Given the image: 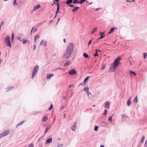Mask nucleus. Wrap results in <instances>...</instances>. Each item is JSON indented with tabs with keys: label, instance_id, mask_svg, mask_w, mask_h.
<instances>
[{
	"label": "nucleus",
	"instance_id": "f257e3e1",
	"mask_svg": "<svg viewBox=\"0 0 147 147\" xmlns=\"http://www.w3.org/2000/svg\"><path fill=\"white\" fill-rule=\"evenodd\" d=\"M74 47L73 44L70 43L68 45L67 49L65 52L63 57L64 58L68 59L71 56L73 50L74 49Z\"/></svg>",
	"mask_w": 147,
	"mask_h": 147
},
{
	"label": "nucleus",
	"instance_id": "f03ea898",
	"mask_svg": "<svg viewBox=\"0 0 147 147\" xmlns=\"http://www.w3.org/2000/svg\"><path fill=\"white\" fill-rule=\"evenodd\" d=\"M120 60L121 58L120 57H118L115 60L113 64H112V65L110 67L109 71H110L113 72L115 71L117 67L119 65V61Z\"/></svg>",
	"mask_w": 147,
	"mask_h": 147
},
{
	"label": "nucleus",
	"instance_id": "7ed1b4c3",
	"mask_svg": "<svg viewBox=\"0 0 147 147\" xmlns=\"http://www.w3.org/2000/svg\"><path fill=\"white\" fill-rule=\"evenodd\" d=\"M4 40L6 45L9 46L10 48L11 47V45L10 41V37L9 36H7L5 38Z\"/></svg>",
	"mask_w": 147,
	"mask_h": 147
},
{
	"label": "nucleus",
	"instance_id": "20e7f679",
	"mask_svg": "<svg viewBox=\"0 0 147 147\" xmlns=\"http://www.w3.org/2000/svg\"><path fill=\"white\" fill-rule=\"evenodd\" d=\"M39 67L38 65H36L34 68L32 74V78H33L35 76L36 73L38 70Z\"/></svg>",
	"mask_w": 147,
	"mask_h": 147
},
{
	"label": "nucleus",
	"instance_id": "39448f33",
	"mask_svg": "<svg viewBox=\"0 0 147 147\" xmlns=\"http://www.w3.org/2000/svg\"><path fill=\"white\" fill-rule=\"evenodd\" d=\"M69 74L72 75L76 74L77 73V72L75 69H71L69 71Z\"/></svg>",
	"mask_w": 147,
	"mask_h": 147
},
{
	"label": "nucleus",
	"instance_id": "423d86ee",
	"mask_svg": "<svg viewBox=\"0 0 147 147\" xmlns=\"http://www.w3.org/2000/svg\"><path fill=\"white\" fill-rule=\"evenodd\" d=\"M9 134V130H6L4 132H3L1 134V135L2 136H6L8 135Z\"/></svg>",
	"mask_w": 147,
	"mask_h": 147
},
{
	"label": "nucleus",
	"instance_id": "0eeeda50",
	"mask_svg": "<svg viewBox=\"0 0 147 147\" xmlns=\"http://www.w3.org/2000/svg\"><path fill=\"white\" fill-rule=\"evenodd\" d=\"M77 123V121H76L74 123V125L71 127V129L73 131H75L76 130Z\"/></svg>",
	"mask_w": 147,
	"mask_h": 147
},
{
	"label": "nucleus",
	"instance_id": "6e6552de",
	"mask_svg": "<svg viewBox=\"0 0 147 147\" xmlns=\"http://www.w3.org/2000/svg\"><path fill=\"white\" fill-rule=\"evenodd\" d=\"M108 124L107 122L105 121H102L100 123L101 125L103 127H105L106 125Z\"/></svg>",
	"mask_w": 147,
	"mask_h": 147
},
{
	"label": "nucleus",
	"instance_id": "1a4fd4ad",
	"mask_svg": "<svg viewBox=\"0 0 147 147\" xmlns=\"http://www.w3.org/2000/svg\"><path fill=\"white\" fill-rule=\"evenodd\" d=\"M40 8V5L38 4L37 5H36L35 6L33 9V11H35L37 10V9H38Z\"/></svg>",
	"mask_w": 147,
	"mask_h": 147
},
{
	"label": "nucleus",
	"instance_id": "9d476101",
	"mask_svg": "<svg viewBox=\"0 0 147 147\" xmlns=\"http://www.w3.org/2000/svg\"><path fill=\"white\" fill-rule=\"evenodd\" d=\"M109 103L108 102H105V107L106 108H109Z\"/></svg>",
	"mask_w": 147,
	"mask_h": 147
},
{
	"label": "nucleus",
	"instance_id": "9b49d317",
	"mask_svg": "<svg viewBox=\"0 0 147 147\" xmlns=\"http://www.w3.org/2000/svg\"><path fill=\"white\" fill-rule=\"evenodd\" d=\"M53 76L54 74H48L47 75V79L48 80H49L51 79V78L53 77Z\"/></svg>",
	"mask_w": 147,
	"mask_h": 147
},
{
	"label": "nucleus",
	"instance_id": "f8f14e48",
	"mask_svg": "<svg viewBox=\"0 0 147 147\" xmlns=\"http://www.w3.org/2000/svg\"><path fill=\"white\" fill-rule=\"evenodd\" d=\"M97 28L96 27L94 28L91 31V34H93L94 33V32H95L97 30Z\"/></svg>",
	"mask_w": 147,
	"mask_h": 147
},
{
	"label": "nucleus",
	"instance_id": "ddd939ff",
	"mask_svg": "<svg viewBox=\"0 0 147 147\" xmlns=\"http://www.w3.org/2000/svg\"><path fill=\"white\" fill-rule=\"evenodd\" d=\"M87 93L88 96L90 98H92L94 96L92 95L91 92H87Z\"/></svg>",
	"mask_w": 147,
	"mask_h": 147
},
{
	"label": "nucleus",
	"instance_id": "4468645a",
	"mask_svg": "<svg viewBox=\"0 0 147 147\" xmlns=\"http://www.w3.org/2000/svg\"><path fill=\"white\" fill-rule=\"evenodd\" d=\"M52 138H49L47 139V143H50L52 142Z\"/></svg>",
	"mask_w": 147,
	"mask_h": 147
},
{
	"label": "nucleus",
	"instance_id": "2eb2a0df",
	"mask_svg": "<svg viewBox=\"0 0 147 147\" xmlns=\"http://www.w3.org/2000/svg\"><path fill=\"white\" fill-rule=\"evenodd\" d=\"M100 37L98 38V39H100L102 38L105 36V34L104 33L100 32Z\"/></svg>",
	"mask_w": 147,
	"mask_h": 147
},
{
	"label": "nucleus",
	"instance_id": "dca6fc26",
	"mask_svg": "<svg viewBox=\"0 0 147 147\" xmlns=\"http://www.w3.org/2000/svg\"><path fill=\"white\" fill-rule=\"evenodd\" d=\"M57 10L56 12V15L57 13H59V9L60 4L58 3H57Z\"/></svg>",
	"mask_w": 147,
	"mask_h": 147
},
{
	"label": "nucleus",
	"instance_id": "f3484780",
	"mask_svg": "<svg viewBox=\"0 0 147 147\" xmlns=\"http://www.w3.org/2000/svg\"><path fill=\"white\" fill-rule=\"evenodd\" d=\"M115 29H117V28H111L108 33L109 34H110L113 32L114 31V30H115Z\"/></svg>",
	"mask_w": 147,
	"mask_h": 147
},
{
	"label": "nucleus",
	"instance_id": "a211bd4d",
	"mask_svg": "<svg viewBox=\"0 0 147 147\" xmlns=\"http://www.w3.org/2000/svg\"><path fill=\"white\" fill-rule=\"evenodd\" d=\"M131 98H129V99L127 101V105L128 106H130V105H131V100H130V99H131Z\"/></svg>",
	"mask_w": 147,
	"mask_h": 147
},
{
	"label": "nucleus",
	"instance_id": "6ab92c4d",
	"mask_svg": "<svg viewBox=\"0 0 147 147\" xmlns=\"http://www.w3.org/2000/svg\"><path fill=\"white\" fill-rule=\"evenodd\" d=\"M39 37L40 36L38 35H36L34 36V39L35 42H36L37 39L39 38Z\"/></svg>",
	"mask_w": 147,
	"mask_h": 147
},
{
	"label": "nucleus",
	"instance_id": "aec40b11",
	"mask_svg": "<svg viewBox=\"0 0 147 147\" xmlns=\"http://www.w3.org/2000/svg\"><path fill=\"white\" fill-rule=\"evenodd\" d=\"M133 102L134 103H137L138 102V99L137 98V96L136 98H135L133 100Z\"/></svg>",
	"mask_w": 147,
	"mask_h": 147
},
{
	"label": "nucleus",
	"instance_id": "412c9836",
	"mask_svg": "<svg viewBox=\"0 0 147 147\" xmlns=\"http://www.w3.org/2000/svg\"><path fill=\"white\" fill-rule=\"evenodd\" d=\"M80 7H75L74 8L72 9V11L73 12H74L76 11Z\"/></svg>",
	"mask_w": 147,
	"mask_h": 147
},
{
	"label": "nucleus",
	"instance_id": "4be33fe9",
	"mask_svg": "<svg viewBox=\"0 0 147 147\" xmlns=\"http://www.w3.org/2000/svg\"><path fill=\"white\" fill-rule=\"evenodd\" d=\"M70 63L69 61H67L64 65V66H66L69 65L70 64Z\"/></svg>",
	"mask_w": 147,
	"mask_h": 147
},
{
	"label": "nucleus",
	"instance_id": "5701e85b",
	"mask_svg": "<svg viewBox=\"0 0 147 147\" xmlns=\"http://www.w3.org/2000/svg\"><path fill=\"white\" fill-rule=\"evenodd\" d=\"M89 76H87L84 80V82L85 83H87L88 80Z\"/></svg>",
	"mask_w": 147,
	"mask_h": 147
},
{
	"label": "nucleus",
	"instance_id": "b1692460",
	"mask_svg": "<svg viewBox=\"0 0 147 147\" xmlns=\"http://www.w3.org/2000/svg\"><path fill=\"white\" fill-rule=\"evenodd\" d=\"M89 90V88L88 87H85L84 89V90L86 91V92H88Z\"/></svg>",
	"mask_w": 147,
	"mask_h": 147
},
{
	"label": "nucleus",
	"instance_id": "393cba45",
	"mask_svg": "<svg viewBox=\"0 0 147 147\" xmlns=\"http://www.w3.org/2000/svg\"><path fill=\"white\" fill-rule=\"evenodd\" d=\"M73 0H68L66 2V4H69L71 3L72 2Z\"/></svg>",
	"mask_w": 147,
	"mask_h": 147
},
{
	"label": "nucleus",
	"instance_id": "a878e982",
	"mask_svg": "<svg viewBox=\"0 0 147 147\" xmlns=\"http://www.w3.org/2000/svg\"><path fill=\"white\" fill-rule=\"evenodd\" d=\"M51 125H49L47 126V132L50 129H51Z\"/></svg>",
	"mask_w": 147,
	"mask_h": 147
},
{
	"label": "nucleus",
	"instance_id": "bb28decb",
	"mask_svg": "<svg viewBox=\"0 0 147 147\" xmlns=\"http://www.w3.org/2000/svg\"><path fill=\"white\" fill-rule=\"evenodd\" d=\"M98 127L97 126L95 125L94 126V130L95 131H96L98 130Z\"/></svg>",
	"mask_w": 147,
	"mask_h": 147
},
{
	"label": "nucleus",
	"instance_id": "cd10ccee",
	"mask_svg": "<svg viewBox=\"0 0 147 147\" xmlns=\"http://www.w3.org/2000/svg\"><path fill=\"white\" fill-rule=\"evenodd\" d=\"M83 56L85 58H87L88 57V55L85 53H83Z\"/></svg>",
	"mask_w": 147,
	"mask_h": 147
},
{
	"label": "nucleus",
	"instance_id": "c85d7f7f",
	"mask_svg": "<svg viewBox=\"0 0 147 147\" xmlns=\"http://www.w3.org/2000/svg\"><path fill=\"white\" fill-rule=\"evenodd\" d=\"M86 0H80V1H79V3L80 4H82L85 2Z\"/></svg>",
	"mask_w": 147,
	"mask_h": 147
},
{
	"label": "nucleus",
	"instance_id": "c756f323",
	"mask_svg": "<svg viewBox=\"0 0 147 147\" xmlns=\"http://www.w3.org/2000/svg\"><path fill=\"white\" fill-rule=\"evenodd\" d=\"M132 74H133L134 76H136V73H135L134 72V71H130V75H131Z\"/></svg>",
	"mask_w": 147,
	"mask_h": 147
},
{
	"label": "nucleus",
	"instance_id": "7c9ffc66",
	"mask_svg": "<svg viewBox=\"0 0 147 147\" xmlns=\"http://www.w3.org/2000/svg\"><path fill=\"white\" fill-rule=\"evenodd\" d=\"M14 33H13L12 34V35L11 36V41L12 42H13L14 40Z\"/></svg>",
	"mask_w": 147,
	"mask_h": 147
},
{
	"label": "nucleus",
	"instance_id": "2f4dec72",
	"mask_svg": "<svg viewBox=\"0 0 147 147\" xmlns=\"http://www.w3.org/2000/svg\"><path fill=\"white\" fill-rule=\"evenodd\" d=\"M78 0H74L73 1V3L74 4L79 3V1H78Z\"/></svg>",
	"mask_w": 147,
	"mask_h": 147
},
{
	"label": "nucleus",
	"instance_id": "473e14b6",
	"mask_svg": "<svg viewBox=\"0 0 147 147\" xmlns=\"http://www.w3.org/2000/svg\"><path fill=\"white\" fill-rule=\"evenodd\" d=\"M147 55L146 53H143V58L144 59H145L147 57Z\"/></svg>",
	"mask_w": 147,
	"mask_h": 147
},
{
	"label": "nucleus",
	"instance_id": "72a5a7b5",
	"mask_svg": "<svg viewBox=\"0 0 147 147\" xmlns=\"http://www.w3.org/2000/svg\"><path fill=\"white\" fill-rule=\"evenodd\" d=\"M122 117L123 119H125L127 117V116L123 114L122 116Z\"/></svg>",
	"mask_w": 147,
	"mask_h": 147
},
{
	"label": "nucleus",
	"instance_id": "f704fd0d",
	"mask_svg": "<svg viewBox=\"0 0 147 147\" xmlns=\"http://www.w3.org/2000/svg\"><path fill=\"white\" fill-rule=\"evenodd\" d=\"M34 144L32 143L29 145L28 147H34Z\"/></svg>",
	"mask_w": 147,
	"mask_h": 147
},
{
	"label": "nucleus",
	"instance_id": "c9c22d12",
	"mask_svg": "<svg viewBox=\"0 0 147 147\" xmlns=\"http://www.w3.org/2000/svg\"><path fill=\"white\" fill-rule=\"evenodd\" d=\"M145 138V137L144 136H143L141 138V140L140 141L141 143H142L144 141V139Z\"/></svg>",
	"mask_w": 147,
	"mask_h": 147
},
{
	"label": "nucleus",
	"instance_id": "e433bc0d",
	"mask_svg": "<svg viewBox=\"0 0 147 147\" xmlns=\"http://www.w3.org/2000/svg\"><path fill=\"white\" fill-rule=\"evenodd\" d=\"M53 105L52 104H51V105L49 109L48 110L49 111L51 110L53 108Z\"/></svg>",
	"mask_w": 147,
	"mask_h": 147
},
{
	"label": "nucleus",
	"instance_id": "4c0bfd02",
	"mask_svg": "<svg viewBox=\"0 0 147 147\" xmlns=\"http://www.w3.org/2000/svg\"><path fill=\"white\" fill-rule=\"evenodd\" d=\"M28 42V40H24L23 42V44H25V43H27Z\"/></svg>",
	"mask_w": 147,
	"mask_h": 147
},
{
	"label": "nucleus",
	"instance_id": "58836bf2",
	"mask_svg": "<svg viewBox=\"0 0 147 147\" xmlns=\"http://www.w3.org/2000/svg\"><path fill=\"white\" fill-rule=\"evenodd\" d=\"M96 52L95 53L94 55V56H98V54L97 53L98 50H96Z\"/></svg>",
	"mask_w": 147,
	"mask_h": 147
},
{
	"label": "nucleus",
	"instance_id": "ea45409f",
	"mask_svg": "<svg viewBox=\"0 0 147 147\" xmlns=\"http://www.w3.org/2000/svg\"><path fill=\"white\" fill-rule=\"evenodd\" d=\"M114 115L113 114L112 116H111L110 117H109V118H108V119L110 121H112V117Z\"/></svg>",
	"mask_w": 147,
	"mask_h": 147
},
{
	"label": "nucleus",
	"instance_id": "a19ab883",
	"mask_svg": "<svg viewBox=\"0 0 147 147\" xmlns=\"http://www.w3.org/2000/svg\"><path fill=\"white\" fill-rule=\"evenodd\" d=\"M43 138H44V137H43V136H41V137L39 138V139H38V142L39 141H40V140H43Z\"/></svg>",
	"mask_w": 147,
	"mask_h": 147
},
{
	"label": "nucleus",
	"instance_id": "79ce46f5",
	"mask_svg": "<svg viewBox=\"0 0 147 147\" xmlns=\"http://www.w3.org/2000/svg\"><path fill=\"white\" fill-rule=\"evenodd\" d=\"M107 113V110L106 109H105L104 111V113H103L104 115H106Z\"/></svg>",
	"mask_w": 147,
	"mask_h": 147
},
{
	"label": "nucleus",
	"instance_id": "37998d69",
	"mask_svg": "<svg viewBox=\"0 0 147 147\" xmlns=\"http://www.w3.org/2000/svg\"><path fill=\"white\" fill-rule=\"evenodd\" d=\"M16 0H14V1H13V5H18V3H16Z\"/></svg>",
	"mask_w": 147,
	"mask_h": 147
},
{
	"label": "nucleus",
	"instance_id": "c03bdc74",
	"mask_svg": "<svg viewBox=\"0 0 147 147\" xmlns=\"http://www.w3.org/2000/svg\"><path fill=\"white\" fill-rule=\"evenodd\" d=\"M42 121H46V116H44L43 117Z\"/></svg>",
	"mask_w": 147,
	"mask_h": 147
},
{
	"label": "nucleus",
	"instance_id": "a18cd8bd",
	"mask_svg": "<svg viewBox=\"0 0 147 147\" xmlns=\"http://www.w3.org/2000/svg\"><path fill=\"white\" fill-rule=\"evenodd\" d=\"M44 40H42L41 41V42L40 43V45H43V44H44Z\"/></svg>",
	"mask_w": 147,
	"mask_h": 147
},
{
	"label": "nucleus",
	"instance_id": "49530a36",
	"mask_svg": "<svg viewBox=\"0 0 147 147\" xmlns=\"http://www.w3.org/2000/svg\"><path fill=\"white\" fill-rule=\"evenodd\" d=\"M63 146V144H59L58 145L57 147H62Z\"/></svg>",
	"mask_w": 147,
	"mask_h": 147
},
{
	"label": "nucleus",
	"instance_id": "de8ad7c7",
	"mask_svg": "<svg viewBox=\"0 0 147 147\" xmlns=\"http://www.w3.org/2000/svg\"><path fill=\"white\" fill-rule=\"evenodd\" d=\"M92 40H90L89 42V43H88V46H89L92 43Z\"/></svg>",
	"mask_w": 147,
	"mask_h": 147
},
{
	"label": "nucleus",
	"instance_id": "09e8293b",
	"mask_svg": "<svg viewBox=\"0 0 147 147\" xmlns=\"http://www.w3.org/2000/svg\"><path fill=\"white\" fill-rule=\"evenodd\" d=\"M25 122V121H22L20 123V125H22L24 122Z\"/></svg>",
	"mask_w": 147,
	"mask_h": 147
},
{
	"label": "nucleus",
	"instance_id": "8fccbe9b",
	"mask_svg": "<svg viewBox=\"0 0 147 147\" xmlns=\"http://www.w3.org/2000/svg\"><path fill=\"white\" fill-rule=\"evenodd\" d=\"M69 7H74V6L73 5H68Z\"/></svg>",
	"mask_w": 147,
	"mask_h": 147
},
{
	"label": "nucleus",
	"instance_id": "3c124183",
	"mask_svg": "<svg viewBox=\"0 0 147 147\" xmlns=\"http://www.w3.org/2000/svg\"><path fill=\"white\" fill-rule=\"evenodd\" d=\"M74 84L71 85H70L69 86V88H71V87H74Z\"/></svg>",
	"mask_w": 147,
	"mask_h": 147
},
{
	"label": "nucleus",
	"instance_id": "603ef678",
	"mask_svg": "<svg viewBox=\"0 0 147 147\" xmlns=\"http://www.w3.org/2000/svg\"><path fill=\"white\" fill-rule=\"evenodd\" d=\"M3 22H2L1 23V24H0V26H2V25L3 24Z\"/></svg>",
	"mask_w": 147,
	"mask_h": 147
},
{
	"label": "nucleus",
	"instance_id": "864d4df0",
	"mask_svg": "<svg viewBox=\"0 0 147 147\" xmlns=\"http://www.w3.org/2000/svg\"><path fill=\"white\" fill-rule=\"evenodd\" d=\"M20 125V123H18L17 125H16V127L17 128Z\"/></svg>",
	"mask_w": 147,
	"mask_h": 147
},
{
	"label": "nucleus",
	"instance_id": "5fc2aeb1",
	"mask_svg": "<svg viewBox=\"0 0 147 147\" xmlns=\"http://www.w3.org/2000/svg\"><path fill=\"white\" fill-rule=\"evenodd\" d=\"M66 96H63V99L64 100L65 99H66Z\"/></svg>",
	"mask_w": 147,
	"mask_h": 147
},
{
	"label": "nucleus",
	"instance_id": "6e6d98bb",
	"mask_svg": "<svg viewBox=\"0 0 147 147\" xmlns=\"http://www.w3.org/2000/svg\"><path fill=\"white\" fill-rule=\"evenodd\" d=\"M36 49V45H34V50H35Z\"/></svg>",
	"mask_w": 147,
	"mask_h": 147
},
{
	"label": "nucleus",
	"instance_id": "4d7b16f0",
	"mask_svg": "<svg viewBox=\"0 0 147 147\" xmlns=\"http://www.w3.org/2000/svg\"><path fill=\"white\" fill-rule=\"evenodd\" d=\"M33 27L32 28V29L31 30V34H32V32L33 31Z\"/></svg>",
	"mask_w": 147,
	"mask_h": 147
},
{
	"label": "nucleus",
	"instance_id": "13d9d810",
	"mask_svg": "<svg viewBox=\"0 0 147 147\" xmlns=\"http://www.w3.org/2000/svg\"><path fill=\"white\" fill-rule=\"evenodd\" d=\"M63 41L65 43V42H66V39H65L64 38L63 39Z\"/></svg>",
	"mask_w": 147,
	"mask_h": 147
},
{
	"label": "nucleus",
	"instance_id": "bf43d9fd",
	"mask_svg": "<svg viewBox=\"0 0 147 147\" xmlns=\"http://www.w3.org/2000/svg\"><path fill=\"white\" fill-rule=\"evenodd\" d=\"M100 147H104V146L103 145H100Z\"/></svg>",
	"mask_w": 147,
	"mask_h": 147
},
{
	"label": "nucleus",
	"instance_id": "052dcab7",
	"mask_svg": "<svg viewBox=\"0 0 147 147\" xmlns=\"http://www.w3.org/2000/svg\"><path fill=\"white\" fill-rule=\"evenodd\" d=\"M105 68V67H104V66H102V69H104Z\"/></svg>",
	"mask_w": 147,
	"mask_h": 147
},
{
	"label": "nucleus",
	"instance_id": "680f3d73",
	"mask_svg": "<svg viewBox=\"0 0 147 147\" xmlns=\"http://www.w3.org/2000/svg\"><path fill=\"white\" fill-rule=\"evenodd\" d=\"M36 31H37V29H36V28L35 29V30H34V32H35Z\"/></svg>",
	"mask_w": 147,
	"mask_h": 147
},
{
	"label": "nucleus",
	"instance_id": "e2e57ef3",
	"mask_svg": "<svg viewBox=\"0 0 147 147\" xmlns=\"http://www.w3.org/2000/svg\"><path fill=\"white\" fill-rule=\"evenodd\" d=\"M146 142H147V141H146V142H145V146H147V144H146Z\"/></svg>",
	"mask_w": 147,
	"mask_h": 147
},
{
	"label": "nucleus",
	"instance_id": "0e129e2a",
	"mask_svg": "<svg viewBox=\"0 0 147 147\" xmlns=\"http://www.w3.org/2000/svg\"><path fill=\"white\" fill-rule=\"evenodd\" d=\"M146 142H147V141H146V142H145V146H147V144H146Z\"/></svg>",
	"mask_w": 147,
	"mask_h": 147
},
{
	"label": "nucleus",
	"instance_id": "69168bd1",
	"mask_svg": "<svg viewBox=\"0 0 147 147\" xmlns=\"http://www.w3.org/2000/svg\"><path fill=\"white\" fill-rule=\"evenodd\" d=\"M99 9H99V8H97V9H96V11L97 10H99Z\"/></svg>",
	"mask_w": 147,
	"mask_h": 147
},
{
	"label": "nucleus",
	"instance_id": "338daca9",
	"mask_svg": "<svg viewBox=\"0 0 147 147\" xmlns=\"http://www.w3.org/2000/svg\"><path fill=\"white\" fill-rule=\"evenodd\" d=\"M60 20V18H59L58 19V22H57V23H58V22L59 21V20Z\"/></svg>",
	"mask_w": 147,
	"mask_h": 147
},
{
	"label": "nucleus",
	"instance_id": "774afa93",
	"mask_svg": "<svg viewBox=\"0 0 147 147\" xmlns=\"http://www.w3.org/2000/svg\"><path fill=\"white\" fill-rule=\"evenodd\" d=\"M72 95V93L71 92V95H70V97H71Z\"/></svg>",
	"mask_w": 147,
	"mask_h": 147
}]
</instances>
